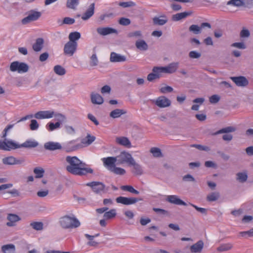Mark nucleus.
Segmentation results:
<instances>
[{"instance_id":"2","label":"nucleus","mask_w":253,"mask_h":253,"mask_svg":"<svg viewBox=\"0 0 253 253\" xmlns=\"http://www.w3.org/2000/svg\"><path fill=\"white\" fill-rule=\"evenodd\" d=\"M104 166L109 171L117 175H124L126 170L120 167L116 166V159L112 157H108L101 159Z\"/></svg>"},{"instance_id":"35","label":"nucleus","mask_w":253,"mask_h":253,"mask_svg":"<svg viewBox=\"0 0 253 253\" xmlns=\"http://www.w3.org/2000/svg\"><path fill=\"white\" fill-rule=\"evenodd\" d=\"M38 143L31 140H26L25 142L20 145V147L34 148L38 146Z\"/></svg>"},{"instance_id":"26","label":"nucleus","mask_w":253,"mask_h":253,"mask_svg":"<svg viewBox=\"0 0 253 253\" xmlns=\"http://www.w3.org/2000/svg\"><path fill=\"white\" fill-rule=\"evenodd\" d=\"M94 3H91L85 12L82 15V19L83 20H87L89 19L94 13Z\"/></svg>"},{"instance_id":"64","label":"nucleus","mask_w":253,"mask_h":253,"mask_svg":"<svg viewBox=\"0 0 253 253\" xmlns=\"http://www.w3.org/2000/svg\"><path fill=\"white\" fill-rule=\"evenodd\" d=\"M49 57V54L47 52H45L41 54L39 57V60L41 62L46 61Z\"/></svg>"},{"instance_id":"62","label":"nucleus","mask_w":253,"mask_h":253,"mask_svg":"<svg viewBox=\"0 0 253 253\" xmlns=\"http://www.w3.org/2000/svg\"><path fill=\"white\" fill-rule=\"evenodd\" d=\"M125 113H126V112H111L110 116L113 118H116L120 117Z\"/></svg>"},{"instance_id":"7","label":"nucleus","mask_w":253,"mask_h":253,"mask_svg":"<svg viewBox=\"0 0 253 253\" xmlns=\"http://www.w3.org/2000/svg\"><path fill=\"white\" fill-rule=\"evenodd\" d=\"M10 70L12 72L17 71L19 73H25L28 71L29 67L28 65L25 63L14 61L11 63Z\"/></svg>"},{"instance_id":"16","label":"nucleus","mask_w":253,"mask_h":253,"mask_svg":"<svg viewBox=\"0 0 253 253\" xmlns=\"http://www.w3.org/2000/svg\"><path fill=\"white\" fill-rule=\"evenodd\" d=\"M2 162L5 165H19L22 164L23 160H18L13 156H8L2 159Z\"/></svg>"},{"instance_id":"10","label":"nucleus","mask_w":253,"mask_h":253,"mask_svg":"<svg viewBox=\"0 0 253 253\" xmlns=\"http://www.w3.org/2000/svg\"><path fill=\"white\" fill-rule=\"evenodd\" d=\"M80 148H81V147L78 139L73 140L66 143L63 147V149L67 152L74 151Z\"/></svg>"},{"instance_id":"29","label":"nucleus","mask_w":253,"mask_h":253,"mask_svg":"<svg viewBox=\"0 0 253 253\" xmlns=\"http://www.w3.org/2000/svg\"><path fill=\"white\" fill-rule=\"evenodd\" d=\"M192 14V11L184 12L174 14L172 16L171 19L174 21H179L181 19L185 18L188 16Z\"/></svg>"},{"instance_id":"51","label":"nucleus","mask_w":253,"mask_h":253,"mask_svg":"<svg viewBox=\"0 0 253 253\" xmlns=\"http://www.w3.org/2000/svg\"><path fill=\"white\" fill-rule=\"evenodd\" d=\"M118 22L119 24L126 26L130 24L131 21L128 18L122 17L119 20Z\"/></svg>"},{"instance_id":"63","label":"nucleus","mask_w":253,"mask_h":253,"mask_svg":"<svg viewBox=\"0 0 253 253\" xmlns=\"http://www.w3.org/2000/svg\"><path fill=\"white\" fill-rule=\"evenodd\" d=\"M113 16V13H106L100 15L99 17V21L102 22L106 18H110Z\"/></svg>"},{"instance_id":"30","label":"nucleus","mask_w":253,"mask_h":253,"mask_svg":"<svg viewBox=\"0 0 253 253\" xmlns=\"http://www.w3.org/2000/svg\"><path fill=\"white\" fill-rule=\"evenodd\" d=\"M44 40L42 38H38L32 46L33 49L36 52L40 51L43 47Z\"/></svg>"},{"instance_id":"45","label":"nucleus","mask_w":253,"mask_h":253,"mask_svg":"<svg viewBox=\"0 0 253 253\" xmlns=\"http://www.w3.org/2000/svg\"><path fill=\"white\" fill-rule=\"evenodd\" d=\"M60 124L59 122H56L54 124L53 123H49L48 124V126L47 127V129L48 131H51L57 128L60 127Z\"/></svg>"},{"instance_id":"53","label":"nucleus","mask_w":253,"mask_h":253,"mask_svg":"<svg viewBox=\"0 0 253 253\" xmlns=\"http://www.w3.org/2000/svg\"><path fill=\"white\" fill-rule=\"evenodd\" d=\"M220 98V97L218 95H212L209 98V101L211 104H215L219 101Z\"/></svg>"},{"instance_id":"48","label":"nucleus","mask_w":253,"mask_h":253,"mask_svg":"<svg viewBox=\"0 0 253 253\" xmlns=\"http://www.w3.org/2000/svg\"><path fill=\"white\" fill-rule=\"evenodd\" d=\"M151 153L155 157H160L162 156L161 150L157 147H153L150 150Z\"/></svg>"},{"instance_id":"32","label":"nucleus","mask_w":253,"mask_h":253,"mask_svg":"<svg viewBox=\"0 0 253 253\" xmlns=\"http://www.w3.org/2000/svg\"><path fill=\"white\" fill-rule=\"evenodd\" d=\"M135 46L140 50L145 51L148 49L147 43L143 40L137 41L135 42Z\"/></svg>"},{"instance_id":"21","label":"nucleus","mask_w":253,"mask_h":253,"mask_svg":"<svg viewBox=\"0 0 253 253\" xmlns=\"http://www.w3.org/2000/svg\"><path fill=\"white\" fill-rule=\"evenodd\" d=\"M116 142L117 144L125 146L126 148L131 147V142L126 137L120 136L116 138Z\"/></svg>"},{"instance_id":"9","label":"nucleus","mask_w":253,"mask_h":253,"mask_svg":"<svg viewBox=\"0 0 253 253\" xmlns=\"http://www.w3.org/2000/svg\"><path fill=\"white\" fill-rule=\"evenodd\" d=\"M140 200H141V199L134 197L127 198L123 196L118 197L116 199L117 203L122 204L125 205L134 204Z\"/></svg>"},{"instance_id":"13","label":"nucleus","mask_w":253,"mask_h":253,"mask_svg":"<svg viewBox=\"0 0 253 253\" xmlns=\"http://www.w3.org/2000/svg\"><path fill=\"white\" fill-rule=\"evenodd\" d=\"M18 148H20V145L16 144L12 141H0V150L9 151L11 149H15Z\"/></svg>"},{"instance_id":"40","label":"nucleus","mask_w":253,"mask_h":253,"mask_svg":"<svg viewBox=\"0 0 253 253\" xmlns=\"http://www.w3.org/2000/svg\"><path fill=\"white\" fill-rule=\"evenodd\" d=\"M54 72L58 75L63 76L65 74L66 70L60 65H56L54 67Z\"/></svg>"},{"instance_id":"4","label":"nucleus","mask_w":253,"mask_h":253,"mask_svg":"<svg viewBox=\"0 0 253 253\" xmlns=\"http://www.w3.org/2000/svg\"><path fill=\"white\" fill-rule=\"evenodd\" d=\"M35 117L37 119H49L54 117V120L57 122H59L60 124L66 121V117L64 115L60 113L54 115V112H37L35 115Z\"/></svg>"},{"instance_id":"17","label":"nucleus","mask_w":253,"mask_h":253,"mask_svg":"<svg viewBox=\"0 0 253 253\" xmlns=\"http://www.w3.org/2000/svg\"><path fill=\"white\" fill-rule=\"evenodd\" d=\"M231 79L239 86H246L249 84L248 80L243 76L231 77Z\"/></svg>"},{"instance_id":"28","label":"nucleus","mask_w":253,"mask_h":253,"mask_svg":"<svg viewBox=\"0 0 253 253\" xmlns=\"http://www.w3.org/2000/svg\"><path fill=\"white\" fill-rule=\"evenodd\" d=\"M204 247L202 241H199L190 247V251L193 253H200Z\"/></svg>"},{"instance_id":"59","label":"nucleus","mask_w":253,"mask_h":253,"mask_svg":"<svg viewBox=\"0 0 253 253\" xmlns=\"http://www.w3.org/2000/svg\"><path fill=\"white\" fill-rule=\"evenodd\" d=\"M39 127V124L36 120H32L30 124V129L32 130H36Z\"/></svg>"},{"instance_id":"23","label":"nucleus","mask_w":253,"mask_h":253,"mask_svg":"<svg viewBox=\"0 0 253 253\" xmlns=\"http://www.w3.org/2000/svg\"><path fill=\"white\" fill-rule=\"evenodd\" d=\"M95 139V137L94 136L87 134V136L82 139L80 143L81 147L83 148L91 144Z\"/></svg>"},{"instance_id":"24","label":"nucleus","mask_w":253,"mask_h":253,"mask_svg":"<svg viewBox=\"0 0 253 253\" xmlns=\"http://www.w3.org/2000/svg\"><path fill=\"white\" fill-rule=\"evenodd\" d=\"M110 60L111 62H124L126 60V57L125 56L113 52L110 54Z\"/></svg>"},{"instance_id":"46","label":"nucleus","mask_w":253,"mask_h":253,"mask_svg":"<svg viewBox=\"0 0 253 253\" xmlns=\"http://www.w3.org/2000/svg\"><path fill=\"white\" fill-rule=\"evenodd\" d=\"M34 172L36 174V178H41L43 176L44 171L41 168H36L34 169Z\"/></svg>"},{"instance_id":"60","label":"nucleus","mask_w":253,"mask_h":253,"mask_svg":"<svg viewBox=\"0 0 253 253\" xmlns=\"http://www.w3.org/2000/svg\"><path fill=\"white\" fill-rule=\"evenodd\" d=\"M75 19L70 17H65L63 20V23L65 24L71 25L75 23Z\"/></svg>"},{"instance_id":"57","label":"nucleus","mask_w":253,"mask_h":253,"mask_svg":"<svg viewBox=\"0 0 253 253\" xmlns=\"http://www.w3.org/2000/svg\"><path fill=\"white\" fill-rule=\"evenodd\" d=\"M90 65L91 66H95L98 64V59L95 54H93L90 57Z\"/></svg>"},{"instance_id":"44","label":"nucleus","mask_w":253,"mask_h":253,"mask_svg":"<svg viewBox=\"0 0 253 253\" xmlns=\"http://www.w3.org/2000/svg\"><path fill=\"white\" fill-rule=\"evenodd\" d=\"M219 197L218 192H212L207 196V200L210 202H213L217 200Z\"/></svg>"},{"instance_id":"5","label":"nucleus","mask_w":253,"mask_h":253,"mask_svg":"<svg viewBox=\"0 0 253 253\" xmlns=\"http://www.w3.org/2000/svg\"><path fill=\"white\" fill-rule=\"evenodd\" d=\"M112 157L116 159L117 165L126 164L129 166L134 160L131 155L125 151L121 152L117 156Z\"/></svg>"},{"instance_id":"25","label":"nucleus","mask_w":253,"mask_h":253,"mask_svg":"<svg viewBox=\"0 0 253 253\" xmlns=\"http://www.w3.org/2000/svg\"><path fill=\"white\" fill-rule=\"evenodd\" d=\"M90 98L91 102L94 104L101 105L104 102L103 98L97 93L91 92Z\"/></svg>"},{"instance_id":"58","label":"nucleus","mask_w":253,"mask_h":253,"mask_svg":"<svg viewBox=\"0 0 253 253\" xmlns=\"http://www.w3.org/2000/svg\"><path fill=\"white\" fill-rule=\"evenodd\" d=\"M134 3L132 1L121 2L119 3V5L123 7H131L134 6Z\"/></svg>"},{"instance_id":"8","label":"nucleus","mask_w":253,"mask_h":253,"mask_svg":"<svg viewBox=\"0 0 253 253\" xmlns=\"http://www.w3.org/2000/svg\"><path fill=\"white\" fill-rule=\"evenodd\" d=\"M179 63L178 62H173L169 64L168 66L165 67H154L152 70L154 72L161 71L167 73L171 74L175 72L178 68Z\"/></svg>"},{"instance_id":"12","label":"nucleus","mask_w":253,"mask_h":253,"mask_svg":"<svg viewBox=\"0 0 253 253\" xmlns=\"http://www.w3.org/2000/svg\"><path fill=\"white\" fill-rule=\"evenodd\" d=\"M87 186L91 187L96 193H101L105 192V185L102 182L92 181L86 184Z\"/></svg>"},{"instance_id":"55","label":"nucleus","mask_w":253,"mask_h":253,"mask_svg":"<svg viewBox=\"0 0 253 253\" xmlns=\"http://www.w3.org/2000/svg\"><path fill=\"white\" fill-rule=\"evenodd\" d=\"M173 88L170 86H166L160 88V90L162 93L171 92L173 91Z\"/></svg>"},{"instance_id":"33","label":"nucleus","mask_w":253,"mask_h":253,"mask_svg":"<svg viewBox=\"0 0 253 253\" xmlns=\"http://www.w3.org/2000/svg\"><path fill=\"white\" fill-rule=\"evenodd\" d=\"M1 251L3 253H14L15 247L13 244L5 245L2 246Z\"/></svg>"},{"instance_id":"42","label":"nucleus","mask_w":253,"mask_h":253,"mask_svg":"<svg viewBox=\"0 0 253 253\" xmlns=\"http://www.w3.org/2000/svg\"><path fill=\"white\" fill-rule=\"evenodd\" d=\"M161 73V71H158L157 72H154L148 74L147 76V80L149 82H152L156 79H158L160 78L159 73Z\"/></svg>"},{"instance_id":"1","label":"nucleus","mask_w":253,"mask_h":253,"mask_svg":"<svg viewBox=\"0 0 253 253\" xmlns=\"http://www.w3.org/2000/svg\"><path fill=\"white\" fill-rule=\"evenodd\" d=\"M66 161L69 164L66 167V169L73 174L82 176L93 172L92 169L87 167L85 163L76 156H67Z\"/></svg>"},{"instance_id":"43","label":"nucleus","mask_w":253,"mask_h":253,"mask_svg":"<svg viewBox=\"0 0 253 253\" xmlns=\"http://www.w3.org/2000/svg\"><path fill=\"white\" fill-rule=\"evenodd\" d=\"M235 130V127L233 126H228L225 128H223L221 129L216 132L214 134H217L219 133H227L228 132H233Z\"/></svg>"},{"instance_id":"34","label":"nucleus","mask_w":253,"mask_h":253,"mask_svg":"<svg viewBox=\"0 0 253 253\" xmlns=\"http://www.w3.org/2000/svg\"><path fill=\"white\" fill-rule=\"evenodd\" d=\"M81 38V34L78 32H74L71 33L69 35V39L70 42L74 43H77V41Z\"/></svg>"},{"instance_id":"15","label":"nucleus","mask_w":253,"mask_h":253,"mask_svg":"<svg viewBox=\"0 0 253 253\" xmlns=\"http://www.w3.org/2000/svg\"><path fill=\"white\" fill-rule=\"evenodd\" d=\"M155 103L157 106L160 108H165L169 106L171 104V101L167 97L164 96H161L159 97L155 101Z\"/></svg>"},{"instance_id":"52","label":"nucleus","mask_w":253,"mask_h":253,"mask_svg":"<svg viewBox=\"0 0 253 253\" xmlns=\"http://www.w3.org/2000/svg\"><path fill=\"white\" fill-rule=\"evenodd\" d=\"M231 46L232 47L238 48L239 49H245L246 48V45L245 44V43L243 42H234L233 43Z\"/></svg>"},{"instance_id":"6","label":"nucleus","mask_w":253,"mask_h":253,"mask_svg":"<svg viewBox=\"0 0 253 253\" xmlns=\"http://www.w3.org/2000/svg\"><path fill=\"white\" fill-rule=\"evenodd\" d=\"M27 14L28 15L21 20V22L23 25H26L38 20L42 16V12L34 10H31L27 12Z\"/></svg>"},{"instance_id":"47","label":"nucleus","mask_w":253,"mask_h":253,"mask_svg":"<svg viewBox=\"0 0 253 253\" xmlns=\"http://www.w3.org/2000/svg\"><path fill=\"white\" fill-rule=\"evenodd\" d=\"M237 179L239 181L243 182L247 180L248 176L246 172H239L237 174Z\"/></svg>"},{"instance_id":"31","label":"nucleus","mask_w":253,"mask_h":253,"mask_svg":"<svg viewBox=\"0 0 253 253\" xmlns=\"http://www.w3.org/2000/svg\"><path fill=\"white\" fill-rule=\"evenodd\" d=\"M44 148L47 150H55L61 149L60 143L57 142H49L45 143Z\"/></svg>"},{"instance_id":"20","label":"nucleus","mask_w":253,"mask_h":253,"mask_svg":"<svg viewBox=\"0 0 253 253\" xmlns=\"http://www.w3.org/2000/svg\"><path fill=\"white\" fill-rule=\"evenodd\" d=\"M132 167V172L135 175H141L143 173V169L141 166L136 163L134 160L133 162L129 165Z\"/></svg>"},{"instance_id":"14","label":"nucleus","mask_w":253,"mask_h":253,"mask_svg":"<svg viewBox=\"0 0 253 253\" xmlns=\"http://www.w3.org/2000/svg\"><path fill=\"white\" fill-rule=\"evenodd\" d=\"M207 27L209 29L211 28V25L209 23L204 22L201 23L200 26L197 25H192L189 27V31L195 35L200 34L201 33L202 28Z\"/></svg>"},{"instance_id":"36","label":"nucleus","mask_w":253,"mask_h":253,"mask_svg":"<svg viewBox=\"0 0 253 253\" xmlns=\"http://www.w3.org/2000/svg\"><path fill=\"white\" fill-rule=\"evenodd\" d=\"M232 248L233 245L231 243H228L221 244L217 248V250L219 252H225L231 250Z\"/></svg>"},{"instance_id":"27","label":"nucleus","mask_w":253,"mask_h":253,"mask_svg":"<svg viewBox=\"0 0 253 253\" xmlns=\"http://www.w3.org/2000/svg\"><path fill=\"white\" fill-rule=\"evenodd\" d=\"M168 19L165 15H163L159 17H155L153 18V23L155 25L163 26L166 24Z\"/></svg>"},{"instance_id":"18","label":"nucleus","mask_w":253,"mask_h":253,"mask_svg":"<svg viewBox=\"0 0 253 253\" xmlns=\"http://www.w3.org/2000/svg\"><path fill=\"white\" fill-rule=\"evenodd\" d=\"M167 201L170 203L176 205H183L186 206L187 204L185 202L178 198L176 195H169L168 196L166 199Z\"/></svg>"},{"instance_id":"39","label":"nucleus","mask_w":253,"mask_h":253,"mask_svg":"<svg viewBox=\"0 0 253 253\" xmlns=\"http://www.w3.org/2000/svg\"><path fill=\"white\" fill-rule=\"evenodd\" d=\"M116 215V211L115 209H111L108 211H106L104 214V217L106 219H111Z\"/></svg>"},{"instance_id":"19","label":"nucleus","mask_w":253,"mask_h":253,"mask_svg":"<svg viewBox=\"0 0 253 253\" xmlns=\"http://www.w3.org/2000/svg\"><path fill=\"white\" fill-rule=\"evenodd\" d=\"M97 33L101 36H106L113 33H117V31L110 27L98 28L96 29Z\"/></svg>"},{"instance_id":"54","label":"nucleus","mask_w":253,"mask_h":253,"mask_svg":"<svg viewBox=\"0 0 253 253\" xmlns=\"http://www.w3.org/2000/svg\"><path fill=\"white\" fill-rule=\"evenodd\" d=\"M189 56L192 59H198L201 56V54L196 51H191L189 53Z\"/></svg>"},{"instance_id":"56","label":"nucleus","mask_w":253,"mask_h":253,"mask_svg":"<svg viewBox=\"0 0 253 253\" xmlns=\"http://www.w3.org/2000/svg\"><path fill=\"white\" fill-rule=\"evenodd\" d=\"M128 37L131 38V37H142V33L140 31H136L133 32H130L127 35Z\"/></svg>"},{"instance_id":"22","label":"nucleus","mask_w":253,"mask_h":253,"mask_svg":"<svg viewBox=\"0 0 253 253\" xmlns=\"http://www.w3.org/2000/svg\"><path fill=\"white\" fill-rule=\"evenodd\" d=\"M7 219L8 220V222H7L6 225L9 227L14 226L15 222L21 219L20 217L18 215L13 213L8 214Z\"/></svg>"},{"instance_id":"38","label":"nucleus","mask_w":253,"mask_h":253,"mask_svg":"<svg viewBox=\"0 0 253 253\" xmlns=\"http://www.w3.org/2000/svg\"><path fill=\"white\" fill-rule=\"evenodd\" d=\"M30 226L34 229L39 231L42 230L43 227V224L42 222L34 221L30 223Z\"/></svg>"},{"instance_id":"61","label":"nucleus","mask_w":253,"mask_h":253,"mask_svg":"<svg viewBox=\"0 0 253 253\" xmlns=\"http://www.w3.org/2000/svg\"><path fill=\"white\" fill-rule=\"evenodd\" d=\"M239 234L242 237H244L247 235L249 237L253 236V229H252L247 231L240 232Z\"/></svg>"},{"instance_id":"49","label":"nucleus","mask_w":253,"mask_h":253,"mask_svg":"<svg viewBox=\"0 0 253 253\" xmlns=\"http://www.w3.org/2000/svg\"><path fill=\"white\" fill-rule=\"evenodd\" d=\"M227 4L239 7L242 6L244 3L241 0H230L227 2Z\"/></svg>"},{"instance_id":"50","label":"nucleus","mask_w":253,"mask_h":253,"mask_svg":"<svg viewBox=\"0 0 253 253\" xmlns=\"http://www.w3.org/2000/svg\"><path fill=\"white\" fill-rule=\"evenodd\" d=\"M250 36V32L249 30L243 28L240 33L241 38H248Z\"/></svg>"},{"instance_id":"3","label":"nucleus","mask_w":253,"mask_h":253,"mask_svg":"<svg viewBox=\"0 0 253 253\" xmlns=\"http://www.w3.org/2000/svg\"><path fill=\"white\" fill-rule=\"evenodd\" d=\"M61 226L64 229H73L79 227L80 222L74 215H66L62 216L59 220Z\"/></svg>"},{"instance_id":"37","label":"nucleus","mask_w":253,"mask_h":253,"mask_svg":"<svg viewBox=\"0 0 253 253\" xmlns=\"http://www.w3.org/2000/svg\"><path fill=\"white\" fill-rule=\"evenodd\" d=\"M121 189L124 191H128L130 193L138 195L139 192L135 190L132 186L130 185H123L120 187Z\"/></svg>"},{"instance_id":"41","label":"nucleus","mask_w":253,"mask_h":253,"mask_svg":"<svg viewBox=\"0 0 253 253\" xmlns=\"http://www.w3.org/2000/svg\"><path fill=\"white\" fill-rule=\"evenodd\" d=\"M79 3V0H67L66 6L68 8L75 9Z\"/></svg>"},{"instance_id":"11","label":"nucleus","mask_w":253,"mask_h":253,"mask_svg":"<svg viewBox=\"0 0 253 253\" xmlns=\"http://www.w3.org/2000/svg\"><path fill=\"white\" fill-rule=\"evenodd\" d=\"M78 43L68 42L64 47V53L66 55L72 56L77 50Z\"/></svg>"}]
</instances>
